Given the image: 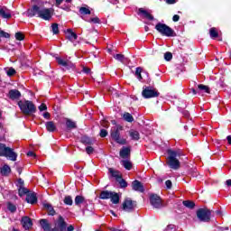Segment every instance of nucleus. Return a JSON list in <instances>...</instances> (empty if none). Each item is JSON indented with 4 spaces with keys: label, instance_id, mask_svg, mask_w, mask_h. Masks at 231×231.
Returning <instances> with one entry per match:
<instances>
[{
    "label": "nucleus",
    "instance_id": "obj_7",
    "mask_svg": "<svg viewBox=\"0 0 231 231\" xmlns=\"http://www.w3.org/2000/svg\"><path fill=\"white\" fill-rule=\"evenodd\" d=\"M0 156L7 158L11 162H17V152L13 148L6 146V144L0 143Z\"/></svg>",
    "mask_w": 231,
    "mask_h": 231
},
{
    "label": "nucleus",
    "instance_id": "obj_50",
    "mask_svg": "<svg viewBox=\"0 0 231 231\" xmlns=\"http://www.w3.org/2000/svg\"><path fill=\"white\" fill-rule=\"evenodd\" d=\"M217 230L218 231H228V230L231 231V228L228 226H217Z\"/></svg>",
    "mask_w": 231,
    "mask_h": 231
},
{
    "label": "nucleus",
    "instance_id": "obj_26",
    "mask_svg": "<svg viewBox=\"0 0 231 231\" xmlns=\"http://www.w3.org/2000/svg\"><path fill=\"white\" fill-rule=\"evenodd\" d=\"M10 172H12V169L8 164H4V166L0 168V173L2 176H8Z\"/></svg>",
    "mask_w": 231,
    "mask_h": 231
},
{
    "label": "nucleus",
    "instance_id": "obj_34",
    "mask_svg": "<svg viewBox=\"0 0 231 231\" xmlns=\"http://www.w3.org/2000/svg\"><path fill=\"white\" fill-rule=\"evenodd\" d=\"M122 165L126 171H131V169H133V162H131L129 160H123Z\"/></svg>",
    "mask_w": 231,
    "mask_h": 231
},
{
    "label": "nucleus",
    "instance_id": "obj_15",
    "mask_svg": "<svg viewBox=\"0 0 231 231\" xmlns=\"http://www.w3.org/2000/svg\"><path fill=\"white\" fill-rule=\"evenodd\" d=\"M11 17H12V11L10 9H8V7H6V6H1L0 7V18L9 21V19Z\"/></svg>",
    "mask_w": 231,
    "mask_h": 231
},
{
    "label": "nucleus",
    "instance_id": "obj_1",
    "mask_svg": "<svg viewBox=\"0 0 231 231\" xmlns=\"http://www.w3.org/2000/svg\"><path fill=\"white\" fill-rule=\"evenodd\" d=\"M55 10L53 8L41 7L37 5L29 8L26 12L27 17H39L43 21H51Z\"/></svg>",
    "mask_w": 231,
    "mask_h": 231
},
{
    "label": "nucleus",
    "instance_id": "obj_49",
    "mask_svg": "<svg viewBox=\"0 0 231 231\" xmlns=\"http://www.w3.org/2000/svg\"><path fill=\"white\" fill-rule=\"evenodd\" d=\"M15 73H17V71H15V69H14V68H10L7 70V76L8 77H14V75H15Z\"/></svg>",
    "mask_w": 231,
    "mask_h": 231
},
{
    "label": "nucleus",
    "instance_id": "obj_61",
    "mask_svg": "<svg viewBox=\"0 0 231 231\" xmlns=\"http://www.w3.org/2000/svg\"><path fill=\"white\" fill-rule=\"evenodd\" d=\"M56 3H55V5L56 6H60V5H62V3L64 2V0H55Z\"/></svg>",
    "mask_w": 231,
    "mask_h": 231
},
{
    "label": "nucleus",
    "instance_id": "obj_20",
    "mask_svg": "<svg viewBox=\"0 0 231 231\" xmlns=\"http://www.w3.org/2000/svg\"><path fill=\"white\" fill-rule=\"evenodd\" d=\"M25 201L30 203L31 205H35L37 203V193L32 192L26 195Z\"/></svg>",
    "mask_w": 231,
    "mask_h": 231
},
{
    "label": "nucleus",
    "instance_id": "obj_30",
    "mask_svg": "<svg viewBox=\"0 0 231 231\" xmlns=\"http://www.w3.org/2000/svg\"><path fill=\"white\" fill-rule=\"evenodd\" d=\"M30 194V189L24 188V186H20L18 189V195L20 198H23V196H28Z\"/></svg>",
    "mask_w": 231,
    "mask_h": 231
},
{
    "label": "nucleus",
    "instance_id": "obj_35",
    "mask_svg": "<svg viewBox=\"0 0 231 231\" xmlns=\"http://www.w3.org/2000/svg\"><path fill=\"white\" fill-rule=\"evenodd\" d=\"M116 181H117V183H119L121 189H126L127 181L125 180V179H124L122 177V175Z\"/></svg>",
    "mask_w": 231,
    "mask_h": 231
},
{
    "label": "nucleus",
    "instance_id": "obj_59",
    "mask_svg": "<svg viewBox=\"0 0 231 231\" xmlns=\"http://www.w3.org/2000/svg\"><path fill=\"white\" fill-rule=\"evenodd\" d=\"M172 21H173V23H178V21H180V15H178V14L173 15Z\"/></svg>",
    "mask_w": 231,
    "mask_h": 231
},
{
    "label": "nucleus",
    "instance_id": "obj_44",
    "mask_svg": "<svg viewBox=\"0 0 231 231\" xmlns=\"http://www.w3.org/2000/svg\"><path fill=\"white\" fill-rule=\"evenodd\" d=\"M87 22L88 23H93V24H100V18H98V16H96L94 18H90Z\"/></svg>",
    "mask_w": 231,
    "mask_h": 231
},
{
    "label": "nucleus",
    "instance_id": "obj_21",
    "mask_svg": "<svg viewBox=\"0 0 231 231\" xmlns=\"http://www.w3.org/2000/svg\"><path fill=\"white\" fill-rule=\"evenodd\" d=\"M66 131H71L77 129V123L69 118H65Z\"/></svg>",
    "mask_w": 231,
    "mask_h": 231
},
{
    "label": "nucleus",
    "instance_id": "obj_41",
    "mask_svg": "<svg viewBox=\"0 0 231 231\" xmlns=\"http://www.w3.org/2000/svg\"><path fill=\"white\" fill-rule=\"evenodd\" d=\"M79 14L81 15H91V10H89L88 7H80Z\"/></svg>",
    "mask_w": 231,
    "mask_h": 231
},
{
    "label": "nucleus",
    "instance_id": "obj_12",
    "mask_svg": "<svg viewBox=\"0 0 231 231\" xmlns=\"http://www.w3.org/2000/svg\"><path fill=\"white\" fill-rule=\"evenodd\" d=\"M120 158L129 160L131 158V146H123L119 151Z\"/></svg>",
    "mask_w": 231,
    "mask_h": 231
},
{
    "label": "nucleus",
    "instance_id": "obj_10",
    "mask_svg": "<svg viewBox=\"0 0 231 231\" xmlns=\"http://www.w3.org/2000/svg\"><path fill=\"white\" fill-rule=\"evenodd\" d=\"M142 95L143 98H156L160 97V92L156 89H152L151 87H146L143 91Z\"/></svg>",
    "mask_w": 231,
    "mask_h": 231
},
{
    "label": "nucleus",
    "instance_id": "obj_46",
    "mask_svg": "<svg viewBox=\"0 0 231 231\" xmlns=\"http://www.w3.org/2000/svg\"><path fill=\"white\" fill-rule=\"evenodd\" d=\"M14 37L16 41H24V34H23L21 32H16Z\"/></svg>",
    "mask_w": 231,
    "mask_h": 231
},
{
    "label": "nucleus",
    "instance_id": "obj_6",
    "mask_svg": "<svg viewBox=\"0 0 231 231\" xmlns=\"http://www.w3.org/2000/svg\"><path fill=\"white\" fill-rule=\"evenodd\" d=\"M196 214L200 223H210L214 210L208 209V208H200L197 210Z\"/></svg>",
    "mask_w": 231,
    "mask_h": 231
},
{
    "label": "nucleus",
    "instance_id": "obj_57",
    "mask_svg": "<svg viewBox=\"0 0 231 231\" xmlns=\"http://www.w3.org/2000/svg\"><path fill=\"white\" fill-rule=\"evenodd\" d=\"M27 156H29V157H32V158H37V154H35L33 152H32V151H29L28 152H27Z\"/></svg>",
    "mask_w": 231,
    "mask_h": 231
},
{
    "label": "nucleus",
    "instance_id": "obj_13",
    "mask_svg": "<svg viewBox=\"0 0 231 231\" xmlns=\"http://www.w3.org/2000/svg\"><path fill=\"white\" fill-rule=\"evenodd\" d=\"M56 62L60 65L62 66L63 68H66V69H73L75 68V64L69 60H64L61 58L57 57L56 58Z\"/></svg>",
    "mask_w": 231,
    "mask_h": 231
},
{
    "label": "nucleus",
    "instance_id": "obj_45",
    "mask_svg": "<svg viewBox=\"0 0 231 231\" xmlns=\"http://www.w3.org/2000/svg\"><path fill=\"white\" fill-rule=\"evenodd\" d=\"M164 60H167V62H170V60H172V52H171V51L165 52Z\"/></svg>",
    "mask_w": 231,
    "mask_h": 231
},
{
    "label": "nucleus",
    "instance_id": "obj_14",
    "mask_svg": "<svg viewBox=\"0 0 231 231\" xmlns=\"http://www.w3.org/2000/svg\"><path fill=\"white\" fill-rule=\"evenodd\" d=\"M21 225L24 230H30L32 226H33V221H32V218L28 216L23 217L21 219Z\"/></svg>",
    "mask_w": 231,
    "mask_h": 231
},
{
    "label": "nucleus",
    "instance_id": "obj_3",
    "mask_svg": "<svg viewBox=\"0 0 231 231\" xmlns=\"http://www.w3.org/2000/svg\"><path fill=\"white\" fill-rule=\"evenodd\" d=\"M21 112L23 115H26L27 116H30V115H33V113H37V106H35V104H33L31 100H20L17 103Z\"/></svg>",
    "mask_w": 231,
    "mask_h": 231
},
{
    "label": "nucleus",
    "instance_id": "obj_28",
    "mask_svg": "<svg viewBox=\"0 0 231 231\" xmlns=\"http://www.w3.org/2000/svg\"><path fill=\"white\" fill-rule=\"evenodd\" d=\"M43 208L48 210V216H55V214H57L53 208V206H51L50 203H44Z\"/></svg>",
    "mask_w": 231,
    "mask_h": 231
},
{
    "label": "nucleus",
    "instance_id": "obj_53",
    "mask_svg": "<svg viewBox=\"0 0 231 231\" xmlns=\"http://www.w3.org/2000/svg\"><path fill=\"white\" fill-rule=\"evenodd\" d=\"M86 152L87 154H93V152H95V148H93L92 146H87Z\"/></svg>",
    "mask_w": 231,
    "mask_h": 231
},
{
    "label": "nucleus",
    "instance_id": "obj_63",
    "mask_svg": "<svg viewBox=\"0 0 231 231\" xmlns=\"http://www.w3.org/2000/svg\"><path fill=\"white\" fill-rule=\"evenodd\" d=\"M226 185H227V187H231V180H227L226 181Z\"/></svg>",
    "mask_w": 231,
    "mask_h": 231
},
{
    "label": "nucleus",
    "instance_id": "obj_64",
    "mask_svg": "<svg viewBox=\"0 0 231 231\" xmlns=\"http://www.w3.org/2000/svg\"><path fill=\"white\" fill-rule=\"evenodd\" d=\"M109 230L110 231H122V229H116L115 227H110Z\"/></svg>",
    "mask_w": 231,
    "mask_h": 231
},
{
    "label": "nucleus",
    "instance_id": "obj_52",
    "mask_svg": "<svg viewBox=\"0 0 231 231\" xmlns=\"http://www.w3.org/2000/svg\"><path fill=\"white\" fill-rule=\"evenodd\" d=\"M0 37H4L5 39H10V33L5 31H0Z\"/></svg>",
    "mask_w": 231,
    "mask_h": 231
},
{
    "label": "nucleus",
    "instance_id": "obj_33",
    "mask_svg": "<svg viewBox=\"0 0 231 231\" xmlns=\"http://www.w3.org/2000/svg\"><path fill=\"white\" fill-rule=\"evenodd\" d=\"M108 171H109L112 178H116V181L117 180V179H119L122 176V174H120L119 171H116L113 168H109Z\"/></svg>",
    "mask_w": 231,
    "mask_h": 231
},
{
    "label": "nucleus",
    "instance_id": "obj_8",
    "mask_svg": "<svg viewBox=\"0 0 231 231\" xmlns=\"http://www.w3.org/2000/svg\"><path fill=\"white\" fill-rule=\"evenodd\" d=\"M155 30L164 37H176V32L165 23H158L155 25Z\"/></svg>",
    "mask_w": 231,
    "mask_h": 231
},
{
    "label": "nucleus",
    "instance_id": "obj_25",
    "mask_svg": "<svg viewBox=\"0 0 231 231\" xmlns=\"http://www.w3.org/2000/svg\"><path fill=\"white\" fill-rule=\"evenodd\" d=\"M74 203L77 207H80L82 203H88V201L86 200V198H84V196L77 195L75 197Z\"/></svg>",
    "mask_w": 231,
    "mask_h": 231
},
{
    "label": "nucleus",
    "instance_id": "obj_19",
    "mask_svg": "<svg viewBox=\"0 0 231 231\" xmlns=\"http://www.w3.org/2000/svg\"><path fill=\"white\" fill-rule=\"evenodd\" d=\"M137 14L138 15H143L144 19H148V21H154V16H152V14L148 13V11L143 8H139Z\"/></svg>",
    "mask_w": 231,
    "mask_h": 231
},
{
    "label": "nucleus",
    "instance_id": "obj_24",
    "mask_svg": "<svg viewBox=\"0 0 231 231\" xmlns=\"http://www.w3.org/2000/svg\"><path fill=\"white\" fill-rule=\"evenodd\" d=\"M111 196H113V191L103 190L100 192L98 198L99 199H111Z\"/></svg>",
    "mask_w": 231,
    "mask_h": 231
},
{
    "label": "nucleus",
    "instance_id": "obj_36",
    "mask_svg": "<svg viewBox=\"0 0 231 231\" xmlns=\"http://www.w3.org/2000/svg\"><path fill=\"white\" fill-rule=\"evenodd\" d=\"M198 91H204V93L210 94V88L207 85L199 84L198 85Z\"/></svg>",
    "mask_w": 231,
    "mask_h": 231
},
{
    "label": "nucleus",
    "instance_id": "obj_42",
    "mask_svg": "<svg viewBox=\"0 0 231 231\" xmlns=\"http://www.w3.org/2000/svg\"><path fill=\"white\" fill-rule=\"evenodd\" d=\"M63 202L69 207H71V205H73V199L71 196H66L63 199Z\"/></svg>",
    "mask_w": 231,
    "mask_h": 231
},
{
    "label": "nucleus",
    "instance_id": "obj_58",
    "mask_svg": "<svg viewBox=\"0 0 231 231\" xmlns=\"http://www.w3.org/2000/svg\"><path fill=\"white\" fill-rule=\"evenodd\" d=\"M83 72H85L86 75H89V73H91V69H89L88 67H84L83 68Z\"/></svg>",
    "mask_w": 231,
    "mask_h": 231
},
{
    "label": "nucleus",
    "instance_id": "obj_48",
    "mask_svg": "<svg viewBox=\"0 0 231 231\" xmlns=\"http://www.w3.org/2000/svg\"><path fill=\"white\" fill-rule=\"evenodd\" d=\"M176 226L174 224H170L165 228V231H177Z\"/></svg>",
    "mask_w": 231,
    "mask_h": 231
},
{
    "label": "nucleus",
    "instance_id": "obj_29",
    "mask_svg": "<svg viewBox=\"0 0 231 231\" xmlns=\"http://www.w3.org/2000/svg\"><path fill=\"white\" fill-rule=\"evenodd\" d=\"M80 142L81 143H83L84 145H93V139H91L89 136L88 135H83L80 138Z\"/></svg>",
    "mask_w": 231,
    "mask_h": 231
},
{
    "label": "nucleus",
    "instance_id": "obj_62",
    "mask_svg": "<svg viewBox=\"0 0 231 231\" xmlns=\"http://www.w3.org/2000/svg\"><path fill=\"white\" fill-rule=\"evenodd\" d=\"M226 140H227L228 144L231 145V135H228L226 137Z\"/></svg>",
    "mask_w": 231,
    "mask_h": 231
},
{
    "label": "nucleus",
    "instance_id": "obj_47",
    "mask_svg": "<svg viewBox=\"0 0 231 231\" xmlns=\"http://www.w3.org/2000/svg\"><path fill=\"white\" fill-rule=\"evenodd\" d=\"M114 59H116V60H118L119 62H124V59H125V56H124L123 54H116L114 55Z\"/></svg>",
    "mask_w": 231,
    "mask_h": 231
},
{
    "label": "nucleus",
    "instance_id": "obj_23",
    "mask_svg": "<svg viewBox=\"0 0 231 231\" xmlns=\"http://www.w3.org/2000/svg\"><path fill=\"white\" fill-rule=\"evenodd\" d=\"M66 37L71 42H73V41H77V39H79L77 32H74L72 29H67V36Z\"/></svg>",
    "mask_w": 231,
    "mask_h": 231
},
{
    "label": "nucleus",
    "instance_id": "obj_55",
    "mask_svg": "<svg viewBox=\"0 0 231 231\" xmlns=\"http://www.w3.org/2000/svg\"><path fill=\"white\" fill-rule=\"evenodd\" d=\"M165 185L167 189H172V181H171V180H166Z\"/></svg>",
    "mask_w": 231,
    "mask_h": 231
},
{
    "label": "nucleus",
    "instance_id": "obj_54",
    "mask_svg": "<svg viewBox=\"0 0 231 231\" xmlns=\"http://www.w3.org/2000/svg\"><path fill=\"white\" fill-rule=\"evenodd\" d=\"M39 111H46L48 109V106H46V104L42 103L39 107H38Z\"/></svg>",
    "mask_w": 231,
    "mask_h": 231
},
{
    "label": "nucleus",
    "instance_id": "obj_27",
    "mask_svg": "<svg viewBox=\"0 0 231 231\" xmlns=\"http://www.w3.org/2000/svg\"><path fill=\"white\" fill-rule=\"evenodd\" d=\"M110 201L114 204V205H118V203H120V195H118V193L112 191V195L110 197Z\"/></svg>",
    "mask_w": 231,
    "mask_h": 231
},
{
    "label": "nucleus",
    "instance_id": "obj_38",
    "mask_svg": "<svg viewBox=\"0 0 231 231\" xmlns=\"http://www.w3.org/2000/svg\"><path fill=\"white\" fill-rule=\"evenodd\" d=\"M142 71H143L142 67H137L135 69V77H137V79L140 81L143 80V78L142 77Z\"/></svg>",
    "mask_w": 231,
    "mask_h": 231
},
{
    "label": "nucleus",
    "instance_id": "obj_5",
    "mask_svg": "<svg viewBox=\"0 0 231 231\" xmlns=\"http://www.w3.org/2000/svg\"><path fill=\"white\" fill-rule=\"evenodd\" d=\"M75 226L73 225L68 226V222L64 219V217L60 215L54 221V228L51 231H73Z\"/></svg>",
    "mask_w": 231,
    "mask_h": 231
},
{
    "label": "nucleus",
    "instance_id": "obj_32",
    "mask_svg": "<svg viewBox=\"0 0 231 231\" xmlns=\"http://www.w3.org/2000/svg\"><path fill=\"white\" fill-rule=\"evenodd\" d=\"M182 205L186 207V208H189L192 210L196 207V203L192 200H184L182 202Z\"/></svg>",
    "mask_w": 231,
    "mask_h": 231
},
{
    "label": "nucleus",
    "instance_id": "obj_18",
    "mask_svg": "<svg viewBox=\"0 0 231 231\" xmlns=\"http://www.w3.org/2000/svg\"><path fill=\"white\" fill-rule=\"evenodd\" d=\"M40 226L42 228L43 231H51V224L46 218H42L39 220Z\"/></svg>",
    "mask_w": 231,
    "mask_h": 231
},
{
    "label": "nucleus",
    "instance_id": "obj_11",
    "mask_svg": "<svg viewBox=\"0 0 231 231\" xmlns=\"http://www.w3.org/2000/svg\"><path fill=\"white\" fill-rule=\"evenodd\" d=\"M136 207V201L131 200V199H125L122 204V210L125 212H133Z\"/></svg>",
    "mask_w": 231,
    "mask_h": 231
},
{
    "label": "nucleus",
    "instance_id": "obj_60",
    "mask_svg": "<svg viewBox=\"0 0 231 231\" xmlns=\"http://www.w3.org/2000/svg\"><path fill=\"white\" fill-rule=\"evenodd\" d=\"M178 3V0H166L167 5H176Z\"/></svg>",
    "mask_w": 231,
    "mask_h": 231
},
{
    "label": "nucleus",
    "instance_id": "obj_40",
    "mask_svg": "<svg viewBox=\"0 0 231 231\" xmlns=\"http://www.w3.org/2000/svg\"><path fill=\"white\" fill-rule=\"evenodd\" d=\"M7 209L12 214H14V212H17V207L15 205H14V203H12V202H7Z\"/></svg>",
    "mask_w": 231,
    "mask_h": 231
},
{
    "label": "nucleus",
    "instance_id": "obj_37",
    "mask_svg": "<svg viewBox=\"0 0 231 231\" xmlns=\"http://www.w3.org/2000/svg\"><path fill=\"white\" fill-rule=\"evenodd\" d=\"M209 35L211 39H217L219 37V32H217V30H216L215 27L209 29Z\"/></svg>",
    "mask_w": 231,
    "mask_h": 231
},
{
    "label": "nucleus",
    "instance_id": "obj_31",
    "mask_svg": "<svg viewBox=\"0 0 231 231\" xmlns=\"http://www.w3.org/2000/svg\"><path fill=\"white\" fill-rule=\"evenodd\" d=\"M129 134L132 140H134L135 142H138V140H140V133L138 131L132 130L130 131Z\"/></svg>",
    "mask_w": 231,
    "mask_h": 231
},
{
    "label": "nucleus",
    "instance_id": "obj_4",
    "mask_svg": "<svg viewBox=\"0 0 231 231\" xmlns=\"http://www.w3.org/2000/svg\"><path fill=\"white\" fill-rule=\"evenodd\" d=\"M120 131H124V126L117 125L110 131V136L116 143L119 145H127V139L122 137Z\"/></svg>",
    "mask_w": 231,
    "mask_h": 231
},
{
    "label": "nucleus",
    "instance_id": "obj_51",
    "mask_svg": "<svg viewBox=\"0 0 231 231\" xmlns=\"http://www.w3.org/2000/svg\"><path fill=\"white\" fill-rule=\"evenodd\" d=\"M107 134H108L107 130H106V129H101L100 130L99 136L101 138H106V136H107Z\"/></svg>",
    "mask_w": 231,
    "mask_h": 231
},
{
    "label": "nucleus",
    "instance_id": "obj_9",
    "mask_svg": "<svg viewBox=\"0 0 231 231\" xmlns=\"http://www.w3.org/2000/svg\"><path fill=\"white\" fill-rule=\"evenodd\" d=\"M150 203L153 208H162L163 207V200L158 194L150 195Z\"/></svg>",
    "mask_w": 231,
    "mask_h": 231
},
{
    "label": "nucleus",
    "instance_id": "obj_43",
    "mask_svg": "<svg viewBox=\"0 0 231 231\" xmlns=\"http://www.w3.org/2000/svg\"><path fill=\"white\" fill-rule=\"evenodd\" d=\"M51 28H52L53 34L54 35H59V33L60 32V31H59V23H52Z\"/></svg>",
    "mask_w": 231,
    "mask_h": 231
},
{
    "label": "nucleus",
    "instance_id": "obj_2",
    "mask_svg": "<svg viewBox=\"0 0 231 231\" xmlns=\"http://www.w3.org/2000/svg\"><path fill=\"white\" fill-rule=\"evenodd\" d=\"M167 154H168L167 165L170 167V169H173V171H178V169H180V167H181V163L180 162V160L178 159V158L183 156L181 150L168 149Z\"/></svg>",
    "mask_w": 231,
    "mask_h": 231
},
{
    "label": "nucleus",
    "instance_id": "obj_56",
    "mask_svg": "<svg viewBox=\"0 0 231 231\" xmlns=\"http://www.w3.org/2000/svg\"><path fill=\"white\" fill-rule=\"evenodd\" d=\"M43 118H45V120H50V118H51V114H50V112H44Z\"/></svg>",
    "mask_w": 231,
    "mask_h": 231
},
{
    "label": "nucleus",
    "instance_id": "obj_39",
    "mask_svg": "<svg viewBox=\"0 0 231 231\" xmlns=\"http://www.w3.org/2000/svg\"><path fill=\"white\" fill-rule=\"evenodd\" d=\"M123 118H124V120H125V122H129V123L134 122V117H133V116L131 114H129L128 112H125L123 115Z\"/></svg>",
    "mask_w": 231,
    "mask_h": 231
},
{
    "label": "nucleus",
    "instance_id": "obj_16",
    "mask_svg": "<svg viewBox=\"0 0 231 231\" xmlns=\"http://www.w3.org/2000/svg\"><path fill=\"white\" fill-rule=\"evenodd\" d=\"M132 189L136 192H145V189L143 188V184L138 180H135L132 182Z\"/></svg>",
    "mask_w": 231,
    "mask_h": 231
},
{
    "label": "nucleus",
    "instance_id": "obj_22",
    "mask_svg": "<svg viewBox=\"0 0 231 231\" xmlns=\"http://www.w3.org/2000/svg\"><path fill=\"white\" fill-rule=\"evenodd\" d=\"M45 127L48 133H55L57 131V125L53 121H48L45 123Z\"/></svg>",
    "mask_w": 231,
    "mask_h": 231
},
{
    "label": "nucleus",
    "instance_id": "obj_17",
    "mask_svg": "<svg viewBox=\"0 0 231 231\" xmlns=\"http://www.w3.org/2000/svg\"><path fill=\"white\" fill-rule=\"evenodd\" d=\"M7 97L10 100H19V98H21V91L17 89H11L9 90Z\"/></svg>",
    "mask_w": 231,
    "mask_h": 231
}]
</instances>
